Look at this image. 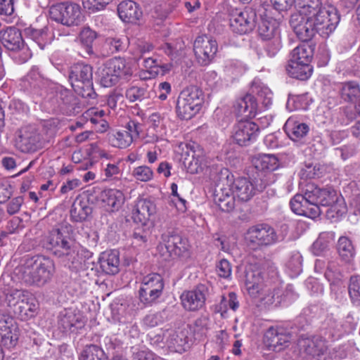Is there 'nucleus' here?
I'll list each match as a JSON object with an SVG mask.
<instances>
[{"label": "nucleus", "instance_id": "0e129e2a", "mask_svg": "<svg viewBox=\"0 0 360 360\" xmlns=\"http://www.w3.org/2000/svg\"><path fill=\"white\" fill-rule=\"evenodd\" d=\"M78 40L86 49L87 54H90V27H84L79 33Z\"/></svg>", "mask_w": 360, "mask_h": 360}, {"label": "nucleus", "instance_id": "f257e3e1", "mask_svg": "<svg viewBox=\"0 0 360 360\" xmlns=\"http://www.w3.org/2000/svg\"><path fill=\"white\" fill-rule=\"evenodd\" d=\"M339 200L340 195L333 188H321L308 183L302 188V193H297L291 199L290 205L295 214L314 219L321 215V207H332Z\"/></svg>", "mask_w": 360, "mask_h": 360}, {"label": "nucleus", "instance_id": "a19ab883", "mask_svg": "<svg viewBox=\"0 0 360 360\" xmlns=\"http://www.w3.org/2000/svg\"><path fill=\"white\" fill-rule=\"evenodd\" d=\"M340 94L345 101L356 103L360 98V89L359 85L353 82L344 83L340 89Z\"/></svg>", "mask_w": 360, "mask_h": 360}, {"label": "nucleus", "instance_id": "0eeeda50", "mask_svg": "<svg viewBox=\"0 0 360 360\" xmlns=\"http://www.w3.org/2000/svg\"><path fill=\"white\" fill-rule=\"evenodd\" d=\"M72 231L71 226L67 224L53 229L44 237L43 247L52 251L55 255L59 257L69 255L72 247L70 238Z\"/></svg>", "mask_w": 360, "mask_h": 360}, {"label": "nucleus", "instance_id": "4c0bfd02", "mask_svg": "<svg viewBox=\"0 0 360 360\" xmlns=\"http://www.w3.org/2000/svg\"><path fill=\"white\" fill-rule=\"evenodd\" d=\"M337 249L341 259L346 262L349 263L354 257L355 248L352 241L345 236H341L338 241Z\"/></svg>", "mask_w": 360, "mask_h": 360}, {"label": "nucleus", "instance_id": "ddd939ff", "mask_svg": "<svg viewBox=\"0 0 360 360\" xmlns=\"http://www.w3.org/2000/svg\"><path fill=\"white\" fill-rule=\"evenodd\" d=\"M245 240L249 246L258 248L276 243L278 241V236L275 229L268 224H258L248 229Z\"/></svg>", "mask_w": 360, "mask_h": 360}, {"label": "nucleus", "instance_id": "b1692460", "mask_svg": "<svg viewBox=\"0 0 360 360\" xmlns=\"http://www.w3.org/2000/svg\"><path fill=\"white\" fill-rule=\"evenodd\" d=\"M207 292V288L200 284L195 289L183 292L181 295L183 307L188 311L201 309L205 305Z\"/></svg>", "mask_w": 360, "mask_h": 360}, {"label": "nucleus", "instance_id": "1a4fd4ad", "mask_svg": "<svg viewBox=\"0 0 360 360\" xmlns=\"http://www.w3.org/2000/svg\"><path fill=\"white\" fill-rule=\"evenodd\" d=\"M245 286L249 295L253 298H258L266 304L276 302V295L278 300V292L271 290L264 283L262 272L258 269H250L245 274Z\"/></svg>", "mask_w": 360, "mask_h": 360}, {"label": "nucleus", "instance_id": "4468645a", "mask_svg": "<svg viewBox=\"0 0 360 360\" xmlns=\"http://www.w3.org/2000/svg\"><path fill=\"white\" fill-rule=\"evenodd\" d=\"M0 39L2 45L8 51L18 52L19 62H26L32 56L29 49L25 46L21 32L15 27H8L0 32Z\"/></svg>", "mask_w": 360, "mask_h": 360}, {"label": "nucleus", "instance_id": "7c9ffc66", "mask_svg": "<svg viewBox=\"0 0 360 360\" xmlns=\"http://www.w3.org/2000/svg\"><path fill=\"white\" fill-rule=\"evenodd\" d=\"M283 130L292 141L298 142L307 136L309 127L306 123L297 120L294 117H290L285 123Z\"/></svg>", "mask_w": 360, "mask_h": 360}, {"label": "nucleus", "instance_id": "5fc2aeb1", "mask_svg": "<svg viewBox=\"0 0 360 360\" xmlns=\"http://www.w3.org/2000/svg\"><path fill=\"white\" fill-rule=\"evenodd\" d=\"M132 175L141 181H150L153 175L152 169L148 166H139L133 170Z\"/></svg>", "mask_w": 360, "mask_h": 360}, {"label": "nucleus", "instance_id": "79ce46f5", "mask_svg": "<svg viewBox=\"0 0 360 360\" xmlns=\"http://www.w3.org/2000/svg\"><path fill=\"white\" fill-rule=\"evenodd\" d=\"M333 240V233L331 232L321 233L312 245V252L315 255H321L326 251L329 244Z\"/></svg>", "mask_w": 360, "mask_h": 360}, {"label": "nucleus", "instance_id": "dca6fc26", "mask_svg": "<svg viewBox=\"0 0 360 360\" xmlns=\"http://www.w3.org/2000/svg\"><path fill=\"white\" fill-rule=\"evenodd\" d=\"M142 125L134 120H129L126 126L108 134L111 145L120 148H126L139 136Z\"/></svg>", "mask_w": 360, "mask_h": 360}, {"label": "nucleus", "instance_id": "bb28decb", "mask_svg": "<svg viewBox=\"0 0 360 360\" xmlns=\"http://www.w3.org/2000/svg\"><path fill=\"white\" fill-rule=\"evenodd\" d=\"M155 212L156 206L153 201L141 199L137 201L132 211L131 218L135 223L145 226Z\"/></svg>", "mask_w": 360, "mask_h": 360}, {"label": "nucleus", "instance_id": "69168bd1", "mask_svg": "<svg viewBox=\"0 0 360 360\" xmlns=\"http://www.w3.org/2000/svg\"><path fill=\"white\" fill-rule=\"evenodd\" d=\"M17 327L13 325V319L9 316H0V333L16 330Z\"/></svg>", "mask_w": 360, "mask_h": 360}, {"label": "nucleus", "instance_id": "6e6d98bb", "mask_svg": "<svg viewBox=\"0 0 360 360\" xmlns=\"http://www.w3.org/2000/svg\"><path fill=\"white\" fill-rule=\"evenodd\" d=\"M302 256L299 254L292 255L287 263V267L292 271V276H297L302 272Z\"/></svg>", "mask_w": 360, "mask_h": 360}, {"label": "nucleus", "instance_id": "412c9836", "mask_svg": "<svg viewBox=\"0 0 360 360\" xmlns=\"http://www.w3.org/2000/svg\"><path fill=\"white\" fill-rule=\"evenodd\" d=\"M218 50L216 40L207 35L198 36L193 44V51L198 62L207 65L214 59Z\"/></svg>", "mask_w": 360, "mask_h": 360}, {"label": "nucleus", "instance_id": "2f4dec72", "mask_svg": "<svg viewBox=\"0 0 360 360\" xmlns=\"http://www.w3.org/2000/svg\"><path fill=\"white\" fill-rule=\"evenodd\" d=\"M285 70L290 77L302 81L307 80L313 72V68L310 63L293 60H288Z\"/></svg>", "mask_w": 360, "mask_h": 360}, {"label": "nucleus", "instance_id": "58836bf2", "mask_svg": "<svg viewBox=\"0 0 360 360\" xmlns=\"http://www.w3.org/2000/svg\"><path fill=\"white\" fill-rule=\"evenodd\" d=\"M103 110H97L91 108V134L93 131L103 134L109 129L108 122L103 118L105 116Z\"/></svg>", "mask_w": 360, "mask_h": 360}, {"label": "nucleus", "instance_id": "20e7f679", "mask_svg": "<svg viewBox=\"0 0 360 360\" xmlns=\"http://www.w3.org/2000/svg\"><path fill=\"white\" fill-rule=\"evenodd\" d=\"M222 175H226V181L238 201L248 202L257 192H262L268 186L274 183V176L269 179L255 178L254 184L246 177L233 178V176L226 170Z\"/></svg>", "mask_w": 360, "mask_h": 360}, {"label": "nucleus", "instance_id": "4be33fe9", "mask_svg": "<svg viewBox=\"0 0 360 360\" xmlns=\"http://www.w3.org/2000/svg\"><path fill=\"white\" fill-rule=\"evenodd\" d=\"M15 146L22 153L35 152L42 147L41 136L34 128H23L19 131Z\"/></svg>", "mask_w": 360, "mask_h": 360}, {"label": "nucleus", "instance_id": "774afa93", "mask_svg": "<svg viewBox=\"0 0 360 360\" xmlns=\"http://www.w3.org/2000/svg\"><path fill=\"white\" fill-rule=\"evenodd\" d=\"M23 203V198L22 196H18L16 198H13L8 204H7V212L9 214H14L17 213Z\"/></svg>", "mask_w": 360, "mask_h": 360}, {"label": "nucleus", "instance_id": "052dcab7", "mask_svg": "<svg viewBox=\"0 0 360 360\" xmlns=\"http://www.w3.org/2000/svg\"><path fill=\"white\" fill-rule=\"evenodd\" d=\"M226 304L229 305V308L233 311H236L239 307V302L237 300V295L235 292H231L229 293V299L222 297L221 302L220 303V309L223 307L226 308Z\"/></svg>", "mask_w": 360, "mask_h": 360}, {"label": "nucleus", "instance_id": "423d86ee", "mask_svg": "<svg viewBox=\"0 0 360 360\" xmlns=\"http://www.w3.org/2000/svg\"><path fill=\"white\" fill-rule=\"evenodd\" d=\"M131 75V67L120 57L107 60L101 65L96 72V76L103 87H111L120 79H128Z\"/></svg>", "mask_w": 360, "mask_h": 360}, {"label": "nucleus", "instance_id": "ea45409f", "mask_svg": "<svg viewBox=\"0 0 360 360\" xmlns=\"http://www.w3.org/2000/svg\"><path fill=\"white\" fill-rule=\"evenodd\" d=\"M314 55V49L309 44H302L295 48L291 52L289 60L301 61L310 63Z\"/></svg>", "mask_w": 360, "mask_h": 360}, {"label": "nucleus", "instance_id": "09e8293b", "mask_svg": "<svg viewBox=\"0 0 360 360\" xmlns=\"http://www.w3.org/2000/svg\"><path fill=\"white\" fill-rule=\"evenodd\" d=\"M349 294L353 304H360V276H351L349 285Z\"/></svg>", "mask_w": 360, "mask_h": 360}, {"label": "nucleus", "instance_id": "aec40b11", "mask_svg": "<svg viewBox=\"0 0 360 360\" xmlns=\"http://www.w3.org/2000/svg\"><path fill=\"white\" fill-rule=\"evenodd\" d=\"M259 133V127L256 123L241 120L234 125L231 137L238 145L247 146L257 139Z\"/></svg>", "mask_w": 360, "mask_h": 360}, {"label": "nucleus", "instance_id": "473e14b6", "mask_svg": "<svg viewBox=\"0 0 360 360\" xmlns=\"http://www.w3.org/2000/svg\"><path fill=\"white\" fill-rule=\"evenodd\" d=\"M55 100L58 108L63 114H70L75 110L76 98L71 91L59 88L56 93Z\"/></svg>", "mask_w": 360, "mask_h": 360}, {"label": "nucleus", "instance_id": "e2e57ef3", "mask_svg": "<svg viewBox=\"0 0 360 360\" xmlns=\"http://www.w3.org/2000/svg\"><path fill=\"white\" fill-rule=\"evenodd\" d=\"M16 0H0V15L11 16L13 14Z\"/></svg>", "mask_w": 360, "mask_h": 360}, {"label": "nucleus", "instance_id": "6e6552de", "mask_svg": "<svg viewBox=\"0 0 360 360\" xmlns=\"http://www.w3.org/2000/svg\"><path fill=\"white\" fill-rule=\"evenodd\" d=\"M326 335H300L297 342L300 352L309 360H332Z\"/></svg>", "mask_w": 360, "mask_h": 360}, {"label": "nucleus", "instance_id": "13d9d810", "mask_svg": "<svg viewBox=\"0 0 360 360\" xmlns=\"http://www.w3.org/2000/svg\"><path fill=\"white\" fill-rule=\"evenodd\" d=\"M142 60V65L146 68V71L150 74V77H154L155 72L158 67V60L151 57H146L141 56L139 58V61Z\"/></svg>", "mask_w": 360, "mask_h": 360}, {"label": "nucleus", "instance_id": "bf43d9fd", "mask_svg": "<svg viewBox=\"0 0 360 360\" xmlns=\"http://www.w3.org/2000/svg\"><path fill=\"white\" fill-rule=\"evenodd\" d=\"M300 178L302 179H314L319 177V168L312 165H305L300 172Z\"/></svg>", "mask_w": 360, "mask_h": 360}, {"label": "nucleus", "instance_id": "a18cd8bd", "mask_svg": "<svg viewBox=\"0 0 360 360\" xmlns=\"http://www.w3.org/2000/svg\"><path fill=\"white\" fill-rule=\"evenodd\" d=\"M125 96L129 102L133 103L148 98V93L147 89L143 86L131 85L127 89Z\"/></svg>", "mask_w": 360, "mask_h": 360}, {"label": "nucleus", "instance_id": "f03ea898", "mask_svg": "<svg viewBox=\"0 0 360 360\" xmlns=\"http://www.w3.org/2000/svg\"><path fill=\"white\" fill-rule=\"evenodd\" d=\"M54 271L52 259L37 255L26 259L20 273L22 281L26 285L42 287L51 280Z\"/></svg>", "mask_w": 360, "mask_h": 360}, {"label": "nucleus", "instance_id": "4d7b16f0", "mask_svg": "<svg viewBox=\"0 0 360 360\" xmlns=\"http://www.w3.org/2000/svg\"><path fill=\"white\" fill-rule=\"evenodd\" d=\"M209 318L206 316H202L198 318L193 323V331L195 333L203 335L208 330Z\"/></svg>", "mask_w": 360, "mask_h": 360}, {"label": "nucleus", "instance_id": "3c124183", "mask_svg": "<svg viewBox=\"0 0 360 360\" xmlns=\"http://www.w3.org/2000/svg\"><path fill=\"white\" fill-rule=\"evenodd\" d=\"M344 192L346 196L353 202L355 206L360 205V184L356 182H351L345 188Z\"/></svg>", "mask_w": 360, "mask_h": 360}, {"label": "nucleus", "instance_id": "9b49d317", "mask_svg": "<svg viewBox=\"0 0 360 360\" xmlns=\"http://www.w3.org/2000/svg\"><path fill=\"white\" fill-rule=\"evenodd\" d=\"M163 243L158 246L160 255L168 259L170 257H183L189 256L188 244L186 239L173 232L162 235Z\"/></svg>", "mask_w": 360, "mask_h": 360}, {"label": "nucleus", "instance_id": "c03bdc74", "mask_svg": "<svg viewBox=\"0 0 360 360\" xmlns=\"http://www.w3.org/2000/svg\"><path fill=\"white\" fill-rule=\"evenodd\" d=\"M141 286L162 292L164 289V281L160 274L152 273L143 278Z\"/></svg>", "mask_w": 360, "mask_h": 360}, {"label": "nucleus", "instance_id": "7ed1b4c3", "mask_svg": "<svg viewBox=\"0 0 360 360\" xmlns=\"http://www.w3.org/2000/svg\"><path fill=\"white\" fill-rule=\"evenodd\" d=\"M250 93L238 99L235 105L238 114L246 117H255L257 111V102L269 108L272 104V93L262 83L254 81L250 86Z\"/></svg>", "mask_w": 360, "mask_h": 360}, {"label": "nucleus", "instance_id": "f704fd0d", "mask_svg": "<svg viewBox=\"0 0 360 360\" xmlns=\"http://www.w3.org/2000/svg\"><path fill=\"white\" fill-rule=\"evenodd\" d=\"M185 146L186 149H190V150L184 152L183 155L184 156V165L187 167L188 172L197 174L202 169V158L195 153V151L193 150L194 143L192 145L191 143H186Z\"/></svg>", "mask_w": 360, "mask_h": 360}, {"label": "nucleus", "instance_id": "8fccbe9b", "mask_svg": "<svg viewBox=\"0 0 360 360\" xmlns=\"http://www.w3.org/2000/svg\"><path fill=\"white\" fill-rule=\"evenodd\" d=\"M326 333L327 342L329 341H334L339 339L341 335V326L335 321L329 320L328 323V328L325 329L323 333V336H325Z\"/></svg>", "mask_w": 360, "mask_h": 360}, {"label": "nucleus", "instance_id": "9d476101", "mask_svg": "<svg viewBox=\"0 0 360 360\" xmlns=\"http://www.w3.org/2000/svg\"><path fill=\"white\" fill-rule=\"evenodd\" d=\"M50 18L67 27L77 26L84 20L80 6L75 3L61 2L49 9Z\"/></svg>", "mask_w": 360, "mask_h": 360}, {"label": "nucleus", "instance_id": "c9c22d12", "mask_svg": "<svg viewBox=\"0 0 360 360\" xmlns=\"http://www.w3.org/2000/svg\"><path fill=\"white\" fill-rule=\"evenodd\" d=\"M258 34L262 41L280 36L278 22L271 18H262L258 26Z\"/></svg>", "mask_w": 360, "mask_h": 360}, {"label": "nucleus", "instance_id": "f3484780", "mask_svg": "<svg viewBox=\"0 0 360 360\" xmlns=\"http://www.w3.org/2000/svg\"><path fill=\"white\" fill-rule=\"evenodd\" d=\"M89 72L90 66L82 63H77L70 68L69 79L72 86L82 97L90 96Z\"/></svg>", "mask_w": 360, "mask_h": 360}, {"label": "nucleus", "instance_id": "e433bc0d", "mask_svg": "<svg viewBox=\"0 0 360 360\" xmlns=\"http://www.w3.org/2000/svg\"><path fill=\"white\" fill-rule=\"evenodd\" d=\"M300 10L297 13L314 18L324 8L321 0H297Z\"/></svg>", "mask_w": 360, "mask_h": 360}, {"label": "nucleus", "instance_id": "72a5a7b5", "mask_svg": "<svg viewBox=\"0 0 360 360\" xmlns=\"http://www.w3.org/2000/svg\"><path fill=\"white\" fill-rule=\"evenodd\" d=\"M265 342L269 349L274 352L283 350L290 342L288 335L283 333H278L277 330L270 329L264 336Z\"/></svg>", "mask_w": 360, "mask_h": 360}, {"label": "nucleus", "instance_id": "864d4df0", "mask_svg": "<svg viewBox=\"0 0 360 360\" xmlns=\"http://www.w3.org/2000/svg\"><path fill=\"white\" fill-rule=\"evenodd\" d=\"M18 340V334L16 330L0 333V343L8 349L14 347Z\"/></svg>", "mask_w": 360, "mask_h": 360}, {"label": "nucleus", "instance_id": "a878e982", "mask_svg": "<svg viewBox=\"0 0 360 360\" xmlns=\"http://www.w3.org/2000/svg\"><path fill=\"white\" fill-rule=\"evenodd\" d=\"M254 164L255 168L260 172V174H258L257 179L262 177L264 179H268L272 175L274 176V182L275 181V175L272 172L279 167L278 159L276 155L260 154L255 158Z\"/></svg>", "mask_w": 360, "mask_h": 360}, {"label": "nucleus", "instance_id": "37998d69", "mask_svg": "<svg viewBox=\"0 0 360 360\" xmlns=\"http://www.w3.org/2000/svg\"><path fill=\"white\" fill-rule=\"evenodd\" d=\"M30 293L27 290L10 289L6 295V302L8 307L14 309L22 300H27Z\"/></svg>", "mask_w": 360, "mask_h": 360}, {"label": "nucleus", "instance_id": "2eb2a0df", "mask_svg": "<svg viewBox=\"0 0 360 360\" xmlns=\"http://www.w3.org/2000/svg\"><path fill=\"white\" fill-rule=\"evenodd\" d=\"M91 197L94 198L95 203L108 212L118 210L124 202V195L118 189H103L98 186H94L91 189Z\"/></svg>", "mask_w": 360, "mask_h": 360}, {"label": "nucleus", "instance_id": "a211bd4d", "mask_svg": "<svg viewBox=\"0 0 360 360\" xmlns=\"http://www.w3.org/2000/svg\"><path fill=\"white\" fill-rule=\"evenodd\" d=\"M290 25L302 41H310L317 32L314 18L295 13L290 15Z\"/></svg>", "mask_w": 360, "mask_h": 360}, {"label": "nucleus", "instance_id": "cd10ccee", "mask_svg": "<svg viewBox=\"0 0 360 360\" xmlns=\"http://www.w3.org/2000/svg\"><path fill=\"white\" fill-rule=\"evenodd\" d=\"M120 18L124 22L136 24L142 17V11L139 4L133 1H123L117 6Z\"/></svg>", "mask_w": 360, "mask_h": 360}, {"label": "nucleus", "instance_id": "49530a36", "mask_svg": "<svg viewBox=\"0 0 360 360\" xmlns=\"http://www.w3.org/2000/svg\"><path fill=\"white\" fill-rule=\"evenodd\" d=\"M24 34L35 41L41 49L45 46L47 34L44 29H36L30 26L24 30Z\"/></svg>", "mask_w": 360, "mask_h": 360}, {"label": "nucleus", "instance_id": "680f3d73", "mask_svg": "<svg viewBox=\"0 0 360 360\" xmlns=\"http://www.w3.org/2000/svg\"><path fill=\"white\" fill-rule=\"evenodd\" d=\"M217 271L220 277L229 278L231 274V267L229 262L225 259L220 260L217 265Z\"/></svg>", "mask_w": 360, "mask_h": 360}, {"label": "nucleus", "instance_id": "c85d7f7f", "mask_svg": "<svg viewBox=\"0 0 360 360\" xmlns=\"http://www.w3.org/2000/svg\"><path fill=\"white\" fill-rule=\"evenodd\" d=\"M97 263L106 274H117L120 271L119 252L116 250L103 252L98 257Z\"/></svg>", "mask_w": 360, "mask_h": 360}, {"label": "nucleus", "instance_id": "6ab92c4d", "mask_svg": "<svg viewBox=\"0 0 360 360\" xmlns=\"http://www.w3.org/2000/svg\"><path fill=\"white\" fill-rule=\"evenodd\" d=\"M317 32L323 37L328 36L338 25L340 16L336 8L329 6L323 8L320 13L313 18Z\"/></svg>", "mask_w": 360, "mask_h": 360}, {"label": "nucleus", "instance_id": "393cba45", "mask_svg": "<svg viewBox=\"0 0 360 360\" xmlns=\"http://www.w3.org/2000/svg\"><path fill=\"white\" fill-rule=\"evenodd\" d=\"M90 213V192L84 191L73 202L70 210L72 219L77 222L86 221Z\"/></svg>", "mask_w": 360, "mask_h": 360}, {"label": "nucleus", "instance_id": "39448f33", "mask_svg": "<svg viewBox=\"0 0 360 360\" xmlns=\"http://www.w3.org/2000/svg\"><path fill=\"white\" fill-rule=\"evenodd\" d=\"M204 103L202 89L195 85L184 89L176 102V113L178 118L188 120L193 117L201 110Z\"/></svg>", "mask_w": 360, "mask_h": 360}, {"label": "nucleus", "instance_id": "c756f323", "mask_svg": "<svg viewBox=\"0 0 360 360\" xmlns=\"http://www.w3.org/2000/svg\"><path fill=\"white\" fill-rule=\"evenodd\" d=\"M85 319L80 314H76L71 309H64L58 316V325L65 331L74 332L75 329L83 328Z\"/></svg>", "mask_w": 360, "mask_h": 360}, {"label": "nucleus", "instance_id": "de8ad7c7", "mask_svg": "<svg viewBox=\"0 0 360 360\" xmlns=\"http://www.w3.org/2000/svg\"><path fill=\"white\" fill-rule=\"evenodd\" d=\"M162 294V292L141 286L139 290L140 301L144 304H151Z\"/></svg>", "mask_w": 360, "mask_h": 360}, {"label": "nucleus", "instance_id": "338daca9", "mask_svg": "<svg viewBox=\"0 0 360 360\" xmlns=\"http://www.w3.org/2000/svg\"><path fill=\"white\" fill-rule=\"evenodd\" d=\"M122 98L123 94L122 92V90L115 89L108 95L107 101L108 105L110 108L114 109L116 108L117 102L121 101Z\"/></svg>", "mask_w": 360, "mask_h": 360}, {"label": "nucleus", "instance_id": "5701e85b", "mask_svg": "<svg viewBox=\"0 0 360 360\" xmlns=\"http://www.w3.org/2000/svg\"><path fill=\"white\" fill-rule=\"evenodd\" d=\"M231 188L225 180H221L214 188L213 193L214 203L223 212H230L235 208L236 200Z\"/></svg>", "mask_w": 360, "mask_h": 360}, {"label": "nucleus", "instance_id": "603ef678", "mask_svg": "<svg viewBox=\"0 0 360 360\" xmlns=\"http://www.w3.org/2000/svg\"><path fill=\"white\" fill-rule=\"evenodd\" d=\"M265 44L264 49L269 58L274 57L281 47V37H276L271 39L264 40Z\"/></svg>", "mask_w": 360, "mask_h": 360}, {"label": "nucleus", "instance_id": "f8f14e48", "mask_svg": "<svg viewBox=\"0 0 360 360\" xmlns=\"http://www.w3.org/2000/svg\"><path fill=\"white\" fill-rule=\"evenodd\" d=\"M229 24L231 30L239 34L251 32L257 24L256 9L245 7L243 10L236 8L230 13Z\"/></svg>", "mask_w": 360, "mask_h": 360}]
</instances>
